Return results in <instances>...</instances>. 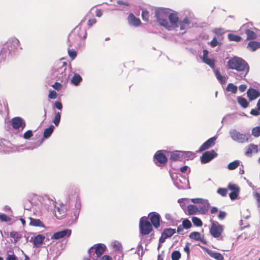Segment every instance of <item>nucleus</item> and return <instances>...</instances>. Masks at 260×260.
Wrapping results in <instances>:
<instances>
[{
    "mask_svg": "<svg viewBox=\"0 0 260 260\" xmlns=\"http://www.w3.org/2000/svg\"><path fill=\"white\" fill-rule=\"evenodd\" d=\"M170 11L169 9L165 8H159L155 11L158 23L169 30L177 28L178 21L177 14Z\"/></svg>",
    "mask_w": 260,
    "mask_h": 260,
    "instance_id": "obj_1",
    "label": "nucleus"
},
{
    "mask_svg": "<svg viewBox=\"0 0 260 260\" xmlns=\"http://www.w3.org/2000/svg\"><path fill=\"white\" fill-rule=\"evenodd\" d=\"M228 67L229 69L236 70L238 76L241 79L245 77L249 72V66L242 58L234 57L230 59L228 61Z\"/></svg>",
    "mask_w": 260,
    "mask_h": 260,
    "instance_id": "obj_2",
    "label": "nucleus"
},
{
    "mask_svg": "<svg viewBox=\"0 0 260 260\" xmlns=\"http://www.w3.org/2000/svg\"><path fill=\"white\" fill-rule=\"evenodd\" d=\"M44 202L46 205L49 206V209H52L53 208L54 215L57 219H61L66 215V210L65 206L63 205H59L58 206H56L54 197L50 198L46 196L44 199Z\"/></svg>",
    "mask_w": 260,
    "mask_h": 260,
    "instance_id": "obj_3",
    "label": "nucleus"
},
{
    "mask_svg": "<svg viewBox=\"0 0 260 260\" xmlns=\"http://www.w3.org/2000/svg\"><path fill=\"white\" fill-rule=\"evenodd\" d=\"M19 41L16 38H10L4 45L0 56L4 58L9 56L14 52L19 45Z\"/></svg>",
    "mask_w": 260,
    "mask_h": 260,
    "instance_id": "obj_4",
    "label": "nucleus"
},
{
    "mask_svg": "<svg viewBox=\"0 0 260 260\" xmlns=\"http://www.w3.org/2000/svg\"><path fill=\"white\" fill-rule=\"evenodd\" d=\"M67 64L65 62L57 63L52 69V76L58 80L62 81L67 76Z\"/></svg>",
    "mask_w": 260,
    "mask_h": 260,
    "instance_id": "obj_5",
    "label": "nucleus"
},
{
    "mask_svg": "<svg viewBox=\"0 0 260 260\" xmlns=\"http://www.w3.org/2000/svg\"><path fill=\"white\" fill-rule=\"evenodd\" d=\"M106 246L104 244H98L91 247L88 250L89 257L93 260H96L104 253Z\"/></svg>",
    "mask_w": 260,
    "mask_h": 260,
    "instance_id": "obj_6",
    "label": "nucleus"
},
{
    "mask_svg": "<svg viewBox=\"0 0 260 260\" xmlns=\"http://www.w3.org/2000/svg\"><path fill=\"white\" fill-rule=\"evenodd\" d=\"M229 133L232 140L240 143L248 142L250 137L249 134H241L235 129H231Z\"/></svg>",
    "mask_w": 260,
    "mask_h": 260,
    "instance_id": "obj_7",
    "label": "nucleus"
},
{
    "mask_svg": "<svg viewBox=\"0 0 260 260\" xmlns=\"http://www.w3.org/2000/svg\"><path fill=\"white\" fill-rule=\"evenodd\" d=\"M191 202L194 204H198V208L201 213L205 214L208 212L210 204L207 200L194 198L191 199Z\"/></svg>",
    "mask_w": 260,
    "mask_h": 260,
    "instance_id": "obj_8",
    "label": "nucleus"
},
{
    "mask_svg": "<svg viewBox=\"0 0 260 260\" xmlns=\"http://www.w3.org/2000/svg\"><path fill=\"white\" fill-rule=\"evenodd\" d=\"M139 228L141 234L143 235H148L152 230L151 223L145 216L141 218L139 223Z\"/></svg>",
    "mask_w": 260,
    "mask_h": 260,
    "instance_id": "obj_9",
    "label": "nucleus"
},
{
    "mask_svg": "<svg viewBox=\"0 0 260 260\" xmlns=\"http://www.w3.org/2000/svg\"><path fill=\"white\" fill-rule=\"evenodd\" d=\"M211 222L210 233L214 238H219L223 231V225L219 224L217 221H211Z\"/></svg>",
    "mask_w": 260,
    "mask_h": 260,
    "instance_id": "obj_10",
    "label": "nucleus"
},
{
    "mask_svg": "<svg viewBox=\"0 0 260 260\" xmlns=\"http://www.w3.org/2000/svg\"><path fill=\"white\" fill-rule=\"evenodd\" d=\"M252 25L251 22L243 24L240 28V34L245 33L247 36V40H254L257 37L256 34L250 29Z\"/></svg>",
    "mask_w": 260,
    "mask_h": 260,
    "instance_id": "obj_11",
    "label": "nucleus"
},
{
    "mask_svg": "<svg viewBox=\"0 0 260 260\" xmlns=\"http://www.w3.org/2000/svg\"><path fill=\"white\" fill-rule=\"evenodd\" d=\"M217 156V153L214 150L206 151L201 157V161L202 164L208 163Z\"/></svg>",
    "mask_w": 260,
    "mask_h": 260,
    "instance_id": "obj_12",
    "label": "nucleus"
},
{
    "mask_svg": "<svg viewBox=\"0 0 260 260\" xmlns=\"http://www.w3.org/2000/svg\"><path fill=\"white\" fill-rule=\"evenodd\" d=\"M11 124L14 129H18L21 128L23 129L26 125L25 122L23 119L20 117H15L12 119Z\"/></svg>",
    "mask_w": 260,
    "mask_h": 260,
    "instance_id": "obj_13",
    "label": "nucleus"
},
{
    "mask_svg": "<svg viewBox=\"0 0 260 260\" xmlns=\"http://www.w3.org/2000/svg\"><path fill=\"white\" fill-rule=\"evenodd\" d=\"M217 138V136H214L210 139H209L207 141H206L205 143H204L200 148L199 151H203L206 149H209L210 147L213 146L215 144V142Z\"/></svg>",
    "mask_w": 260,
    "mask_h": 260,
    "instance_id": "obj_14",
    "label": "nucleus"
},
{
    "mask_svg": "<svg viewBox=\"0 0 260 260\" xmlns=\"http://www.w3.org/2000/svg\"><path fill=\"white\" fill-rule=\"evenodd\" d=\"M71 234V230L69 229H65L61 231L55 233L51 238L55 240H58L66 236L69 237Z\"/></svg>",
    "mask_w": 260,
    "mask_h": 260,
    "instance_id": "obj_15",
    "label": "nucleus"
},
{
    "mask_svg": "<svg viewBox=\"0 0 260 260\" xmlns=\"http://www.w3.org/2000/svg\"><path fill=\"white\" fill-rule=\"evenodd\" d=\"M247 95L249 100L252 101L260 96V92L254 88H250L247 91Z\"/></svg>",
    "mask_w": 260,
    "mask_h": 260,
    "instance_id": "obj_16",
    "label": "nucleus"
},
{
    "mask_svg": "<svg viewBox=\"0 0 260 260\" xmlns=\"http://www.w3.org/2000/svg\"><path fill=\"white\" fill-rule=\"evenodd\" d=\"M154 159L158 162L163 164L166 163L168 160L162 150L157 151L154 156Z\"/></svg>",
    "mask_w": 260,
    "mask_h": 260,
    "instance_id": "obj_17",
    "label": "nucleus"
},
{
    "mask_svg": "<svg viewBox=\"0 0 260 260\" xmlns=\"http://www.w3.org/2000/svg\"><path fill=\"white\" fill-rule=\"evenodd\" d=\"M190 24L191 21L190 19L187 17H185L182 20L180 21L179 22L178 21L177 27H179L180 30H184L189 28Z\"/></svg>",
    "mask_w": 260,
    "mask_h": 260,
    "instance_id": "obj_18",
    "label": "nucleus"
},
{
    "mask_svg": "<svg viewBox=\"0 0 260 260\" xmlns=\"http://www.w3.org/2000/svg\"><path fill=\"white\" fill-rule=\"evenodd\" d=\"M150 219L151 220V223L153 224V225L155 228H157L160 225V216L159 215V214L157 213H152V214H150Z\"/></svg>",
    "mask_w": 260,
    "mask_h": 260,
    "instance_id": "obj_19",
    "label": "nucleus"
},
{
    "mask_svg": "<svg viewBox=\"0 0 260 260\" xmlns=\"http://www.w3.org/2000/svg\"><path fill=\"white\" fill-rule=\"evenodd\" d=\"M245 154L247 156H251L252 153H256L258 151V146L253 144H250L245 148Z\"/></svg>",
    "mask_w": 260,
    "mask_h": 260,
    "instance_id": "obj_20",
    "label": "nucleus"
},
{
    "mask_svg": "<svg viewBox=\"0 0 260 260\" xmlns=\"http://www.w3.org/2000/svg\"><path fill=\"white\" fill-rule=\"evenodd\" d=\"M127 20L130 25L135 27L139 26L141 23L140 19L136 18L132 13L128 15Z\"/></svg>",
    "mask_w": 260,
    "mask_h": 260,
    "instance_id": "obj_21",
    "label": "nucleus"
},
{
    "mask_svg": "<svg viewBox=\"0 0 260 260\" xmlns=\"http://www.w3.org/2000/svg\"><path fill=\"white\" fill-rule=\"evenodd\" d=\"M247 48L251 51H255L260 48V42L257 41H250L248 43Z\"/></svg>",
    "mask_w": 260,
    "mask_h": 260,
    "instance_id": "obj_22",
    "label": "nucleus"
},
{
    "mask_svg": "<svg viewBox=\"0 0 260 260\" xmlns=\"http://www.w3.org/2000/svg\"><path fill=\"white\" fill-rule=\"evenodd\" d=\"M45 236L42 235H38L34 237L33 243L37 247H40L43 243Z\"/></svg>",
    "mask_w": 260,
    "mask_h": 260,
    "instance_id": "obj_23",
    "label": "nucleus"
},
{
    "mask_svg": "<svg viewBox=\"0 0 260 260\" xmlns=\"http://www.w3.org/2000/svg\"><path fill=\"white\" fill-rule=\"evenodd\" d=\"M170 159L173 161L182 160V151H176L171 154Z\"/></svg>",
    "mask_w": 260,
    "mask_h": 260,
    "instance_id": "obj_24",
    "label": "nucleus"
},
{
    "mask_svg": "<svg viewBox=\"0 0 260 260\" xmlns=\"http://www.w3.org/2000/svg\"><path fill=\"white\" fill-rule=\"evenodd\" d=\"M214 73L217 80L220 82L221 84H224L226 82V77L221 75L219 70L216 69L214 70Z\"/></svg>",
    "mask_w": 260,
    "mask_h": 260,
    "instance_id": "obj_25",
    "label": "nucleus"
},
{
    "mask_svg": "<svg viewBox=\"0 0 260 260\" xmlns=\"http://www.w3.org/2000/svg\"><path fill=\"white\" fill-rule=\"evenodd\" d=\"M208 254L212 258L216 260H223V256L220 253L214 252L211 250L207 251Z\"/></svg>",
    "mask_w": 260,
    "mask_h": 260,
    "instance_id": "obj_26",
    "label": "nucleus"
},
{
    "mask_svg": "<svg viewBox=\"0 0 260 260\" xmlns=\"http://www.w3.org/2000/svg\"><path fill=\"white\" fill-rule=\"evenodd\" d=\"M175 233V229L167 228L164 229L162 233L164 234V236L168 238L172 237Z\"/></svg>",
    "mask_w": 260,
    "mask_h": 260,
    "instance_id": "obj_27",
    "label": "nucleus"
},
{
    "mask_svg": "<svg viewBox=\"0 0 260 260\" xmlns=\"http://www.w3.org/2000/svg\"><path fill=\"white\" fill-rule=\"evenodd\" d=\"M189 237L191 239L204 242L203 239L201 238V234L198 232H193L189 234Z\"/></svg>",
    "mask_w": 260,
    "mask_h": 260,
    "instance_id": "obj_28",
    "label": "nucleus"
},
{
    "mask_svg": "<svg viewBox=\"0 0 260 260\" xmlns=\"http://www.w3.org/2000/svg\"><path fill=\"white\" fill-rule=\"evenodd\" d=\"M187 211L189 215H193L199 211L197 206L194 205H189L187 207Z\"/></svg>",
    "mask_w": 260,
    "mask_h": 260,
    "instance_id": "obj_29",
    "label": "nucleus"
},
{
    "mask_svg": "<svg viewBox=\"0 0 260 260\" xmlns=\"http://www.w3.org/2000/svg\"><path fill=\"white\" fill-rule=\"evenodd\" d=\"M30 225L34 226L45 227L43 223L38 219L30 218Z\"/></svg>",
    "mask_w": 260,
    "mask_h": 260,
    "instance_id": "obj_30",
    "label": "nucleus"
},
{
    "mask_svg": "<svg viewBox=\"0 0 260 260\" xmlns=\"http://www.w3.org/2000/svg\"><path fill=\"white\" fill-rule=\"evenodd\" d=\"M54 128V126L53 125H51L48 128H46L44 132V138L46 139L48 138L53 133Z\"/></svg>",
    "mask_w": 260,
    "mask_h": 260,
    "instance_id": "obj_31",
    "label": "nucleus"
},
{
    "mask_svg": "<svg viewBox=\"0 0 260 260\" xmlns=\"http://www.w3.org/2000/svg\"><path fill=\"white\" fill-rule=\"evenodd\" d=\"M82 79L81 76L78 74H75L71 80L72 83L75 86L79 85Z\"/></svg>",
    "mask_w": 260,
    "mask_h": 260,
    "instance_id": "obj_32",
    "label": "nucleus"
},
{
    "mask_svg": "<svg viewBox=\"0 0 260 260\" xmlns=\"http://www.w3.org/2000/svg\"><path fill=\"white\" fill-rule=\"evenodd\" d=\"M237 101L239 105L243 108H246L248 106L249 103L245 98L242 96H238Z\"/></svg>",
    "mask_w": 260,
    "mask_h": 260,
    "instance_id": "obj_33",
    "label": "nucleus"
},
{
    "mask_svg": "<svg viewBox=\"0 0 260 260\" xmlns=\"http://www.w3.org/2000/svg\"><path fill=\"white\" fill-rule=\"evenodd\" d=\"M226 91H230L232 93H236L238 90L237 86L234 85L233 83H229L226 88Z\"/></svg>",
    "mask_w": 260,
    "mask_h": 260,
    "instance_id": "obj_34",
    "label": "nucleus"
},
{
    "mask_svg": "<svg viewBox=\"0 0 260 260\" xmlns=\"http://www.w3.org/2000/svg\"><path fill=\"white\" fill-rule=\"evenodd\" d=\"M228 39L230 41L240 42L241 40V37L239 36L233 34H229L228 35Z\"/></svg>",
    "mask_w": 260,
    "mask_h": 260,
    "instance_id": "obj_35",
    "label": "nucleus"
},
{
    "mask_svg": "<svg viewBox=\"0 0 260 260\" xmlns=\"http://www.w3.org/2000/svg\"><path fill=\"white\" fill-rule=\"evenodd\" d=\"M182 158L186 159L187 160L189 159H192L194 157L193 153L190 151H182Z\"/></svg>",
    "mask_w": 260,
    "mask_h": 260,
    "instance_id": "obj_36",
    "label": "nucleus"
},
{
    "mask_svg": "<svg viewBox=\"0 0 260 260\" xmlns=\"http://www.w3.org/2000/svg\"><path fill=\"white\" fill-rule=\"evenodd\" d=\"M240 161L238 160H235L230 162L228 166V168L230 170H233L236 169L239 166Z\"/></svg>",
    "mask_w": 260,
    "mask_h": 260,
    "instance_id": "obj_37",
    "label": "nucleus"
},
{
    "mask_svg": "<svg viewBox=\"0 0 260 260\" xmlns=\"http://www.w3.org/2000/svg\"><path fill=\"white\" fill-rule=\"evenodd\" d=\"M181 257V253L179 251H173L171 255L172 260H179Z\"/></svg>",
    "mask_w": 260,
    "mask_h": 260,
    "instance_id": "obj_38",
    "label": "nucleus"
},
{
    "mask_svg": "<svg viewBox=\"0 0 260 260\" xmlns=\"http://www.w3.org/2000/svg\"><path fill=\"white\" fill-rule=\"evenodd\" d=\"M252 135L254 137H258L260 136V126L253 127L251 131Z\"/></svg>",
    "mask_w": 260,
    "mask_h": 260,
    "instance_id": "obj_39",
    "label": "nucleus"
},
{
    "mask_svg": "<svg viewBox=\"0 0 260 260\" xmlns=\"http://www.w3.org/2000/svg\"><path fill=\"white\" fill-rule=\"evenodd\" d=\"M60 117H61V115H60V112H58L55 113V117L53 121V122L54 124L55 125V126L58 125V124L60 122Z\"/></svg>",
    "mask_w": 260,
    "mask_h": 260,
    "instance_id": "obj_40",
    "label": "nucleus"
},
{
    "mask_svg": "<svg viewBox=\"0 0 260 260\" xmlns=\"http://www.w3.org/2000/svg\"><path fill=\"white\" fill-rule=\"evenodd\" d=\"M192 221L193 224L197 226H200L202 225V221L197 217H193L192 218Z\"/></svg>",
    "mask_w": 260,
    "mask_h": 260,
    "instance_id": "obj_41",
    "label": "nucleus"
},
{
    "mask_svg": "<svg viewBox=\"0 0 260 260\" xmlns=\"http://www.w3.org/2000/svg\"><path fill=\"white\" fill-rule=\"evenodd\" d=\"M228 188L232 190V191H239L240 188L239 186L235 184L232 183H229L228 185Z\"/></svg>",
    "mask_w": 260,
    "mask_h": 260,
    "instance_id": "obj_42",
    "label": "nucleus"
},
{
    "mask_svg": "<svg viewBox=\"0 0 260 260\" xmlns=\"http://www.w3.org/2000/svg\"><path fill=\"white\" fill-rule=\"evenodd\" d=\"M204 63L209 65L211 68H214L215 66V63L213 59L211 58H206L203 61Z\"/></svg>",
    "mask_w": 260,
    "mask_h": 260,
    "instance_id": "obj_43",
    "label": "nucleus"
},
{
    "mask_svg": "<svg viewBox=\"0 0 260 260\" xmlns=\"http://www.w3.org/2000/svg\"><path fill=\"white\" fill-rule=\"evenodd\" d=\"M182 225L183 228L188 229L191 226V223L188 219H185L182 221Z\"/></svg>",
    "mask_w": 260,
    "mask_h": 260,
    "instance_id": "obj_44",
    "label": "nucleus"
},
{
    "mask_svg": "<svg viewBox=\"0 0 260 260\" xmlns=\"http://www.w3.org/2000/svg\"><path fill=\"white\" fill-rule=\"evenodd\" d=\"M142 17L144 21H148L149 20V12L147 10H143L142 12Z\"/></svg>",
    "mask_w": 260,
    "mask_h": 260,
    "instance_id": "obj_45",
    "label": "nucleus"
},
{
    "mask_svg": "<svg viewBox=\"0 0 260 260\" xmlns=\"http://www.w3.org/2000/svg\"><path fill=\"white\" fill-rule=\"evenodd\" d=\"M228 192L227 189L225 188H219L218 189L217 192L222 197H225Z\"/></svg>",
    "mask_w": 260,
    "mask_h": 260,
    "instance_id": "obj_46",
    "label": "nucleus"
},
{
    "mask_svg": "<svg viewBox=\"0 0 260 260\" xmlns=\"http://www.w3.org/2000/svg\"><path fill=\"white\" fill-rule=\"evenodd\" d=\"M112 245L113 248L115 250H120L121 246V244L119 242H118L117 241H114L113 242H112Z\"/></svg>",
    "mask_w": 260,
    "mask_h": 260,
    "instance_id": "obj_47",
    "label": "nucleus"
},
{
    "mask_svg": "<svg viewBox=\"0 0 260 260\" xmlns=\"http://www.w3.org/2000/svg\"><path fill=\"white\" fill-rule=\"evenodd\" d=\"M32 136V132L31 130H28L26 131L23 135V138L25 139L28 140L30 139Z\"/></svg>",
    "mask_w": 260,
    "mask_h": 260,
    "instance_id": "obj_48",
    "label": "nucleus"
},
{
    "mask_svg": "<svg viewBox=\"0 0 260 260\" xmlns=\"http://www.w3.org/2000/svg\"><path fill=\"white\" fill-rule=\"evenodd\" d=\"M186 201V199H180L178 200V203L182 209H184L186 206L185 203Z\"/></svg>",
    "mask_w": 260,
    "mask_h": 260,
    "instance_id": "obj_49",
    "label": "nucleus"
},
{
    "mask_svg": "<svg viewBox=\"0 0 260 260\" xmlns=\"http://www.w3.org/2000/svg\"><path fill=\"white\" fill-rule=\"evenodd\" d=\"M239 191H232L230 193V197L232 200L236 199L238 196Z\"/></svg>",
    "mask_w": 260,
    "mask_h": 260,
    "instance_id": "obj_50",
    "label": "nucleus"
},
{
    "mask_svg": "<svg viewBox=\"0 0 260 260\" xmlns=\"http://www.w3.org/2000/svg\"><path fill=\"white\" fill-rule=\"evenodd\" d=\"M0 220L1 221H9L10 218L4 214H0Z\"/></svg>",
    "mask_w": 260,
    "mask_h": 260,
    "instance_id": "obj_51",
    "label": "nucleus"
},
{
    "mask_svg": "<svg viewBox=\"0 0 260 260\" xmlns=\"http://www.w3.org/2000/svg\"><path fill=\"white\" fill-rule=\"evenodd\" d=\"M213 32L217 35H221L224 33V30L223 28H215Z\"/></svg>",
    "mask_w": 260,
    "mask_h": 260,
    "instance_id": "obj_52",
    "label": "nucleus"
},
{
    "mask_svg": "<svg viewBox=\"0 0 260 260\" xmlns=\"http://www.w3.org/2000/svg\"><path fill=\"white\" fill-rule=\"evenodd\" d=\"M10 236L11 238H13L16 241L20 238L18 234L16 232H12L10 234Z\"/></svg>",
    "mask_w": 260,
    "mask_h": 260,
    "instance_id": "obj_53",
    "label": "nucleus"
},
{
    "mask_svg": "<svg viewBox=\"0 0 260 260\" xmlns=\"http://www.w3.org/2000/svg\"><path fill=\"white\" fill-rule=\"evenodd\" d=\"M57 93L56 91L52 90L49 92V94L48 95V97L50 99H55L56 98Z\"/></svg>",
    "mask_w": 260,
    "mask_h": 260,
    "instance_id": "obj_54",
    "label": "nucleus"
},
{
    "mask_svg": "<svg viewBox=\"0 0 260 260\" xmlns=\"http://www.w3.org/2000/svg\"><path fill=\"white\" fill-rule=\"evenodd\" d=\"M68 53H69V55L70 56V57L71 58H72V59H74L77 56L76 52L74 50H69Z\"/></svg>",
    "mask_w": 260,
    "mask_h": 260,
    "instance_id": "obj_55",
    "label": "nucleus"
},
{
    "mask_svg": "<svg viewBox=\"0 0 260 260\" xmlns=\"http://www.w3.org/2000/svg\"><path fill=\"white\" fill-rule=\"evenodd\" d=\"M226 215V213L224 211H220L218 215V217L220 220H223Z\"/></svg>",
    "mask_w": 260,
    "mask_h": 260,
    "instance_id": "obj_56",
    "label": "nucleus"
},
{
    "mask_svg": "<svg viewBox=\"0 0 260 260\" xmlns=\"http://www.w3.org/2000/svg\"><path fill=\"white\" fill-rule=\"evenodd\" d=\"M6 260H18L14 254H8Z\"/></svg>",
    "mask_w": 260,
    "mask_h": 260,
    "instance_id": "obj_57",
    "label": "nucleus"
},
{
    "mask_svg": "<svg viewBox=\"0 0 260 260\" xmlns=\"http://www.w3.org/2000/svg\"><path fill=\"white\" fill-rule=\"evenodd\" d=\"M179 181L178 179H177L176 181H174V185L179 189H184L185 187L183 185H181L179 183Z\"/></svg>",
    "mask_w": 260,
    "mask_h": 260,
    "instance_id": "obj_58",
    "label": "nucleus"
},
{
    "mask_svg": "<svg viewBox=\"0 0 260 260\" xmlns=\"http://www.w3.org/2000/svg\"><path fill=\"white\" fill-rule=\"evenodd\" d=\"M218 42L216 39V38H214L210 42V45L212 47H216V46L218 45Z\"/></svg>",
    "mask_w": 260,
    "mask_h": 260,
    "instance_id": "obj_59",
    "label": "nucleus"
},
{
    "mask_svg": "<svg viewBox=\"0 0 260 260\" xmlns=\"http://www.w3.org/2000/svg\"><path fill=\"white\" fill-rule=\"evenodd\" d=\"M184 228L182 227V225H179L177 230V232L180 235H183L184 234Z\"/></svg>",
    "mask_w": 260,
    "mask_h": 260,
    "instance_id": "obj_60",
    "label": "nucleus"
},
{
    "mask_svg": "<svg viewBox=\"0 0 260 260\" xmlns=\"http://www.w3.org/2000/svg\"><path fill=\"white\" fill-rule=\"evenodd\" d=\"M250 113L252 115H254V116H258L260 114V113L259 112V110H256V109H253L251 110Z\"/></svg>",
    "mask_w": 260,
    "mask_h": 260,
    "instance_id": "obj_61",
    "label": "nucleus"
},
{
    "mask_svg": "<svg viewBox=\"0 0 260 260\" xmlns=\"http://www.w3.org/2000/svg\"><path fill=\"white\" fill-rule=\"evenodd\" d=\"M203 56L202 57V59L203 60H204L206 58H208V51L206 49H204L203 50Z\"/></svg>",
    "mask_w": 260,
    "mask_h": 260,
    "instance_id": "obj_62",
    "label": "nucleus"
},
{
    "mask_svg": "<svg viewBox=\"0 0 260 260\" xmlns=\"http://www.w3.org/2000/svg\"><path fill=\"white\" fill-rule=\"evenodd\" d=\"M61 86V85L60 83L58 82H55L53 85L52 87L54 88L55 89L59 90Z\"/></svg>",
    "mask_w": 260,
    "mask_h": 260,
    "instance_id": "obj_63",
    "label": "nucleus"
},
{
    "mask_svg": "<svg viewBox=\"0 0 260 260\" xmlns=\"http://www.w3.org/2000/svg\"><path fill=\"white\" fill-rule=\"evenodd\" d=\"M55 107L57 109L61 110L62 108V104L60 102H56L55 103Z\"/></svg>",
    "mask_w": 260,
    "mask_h": 260,
    "instance_id": "obj_64",
    "label": "nucleus"
}]
</instances>
